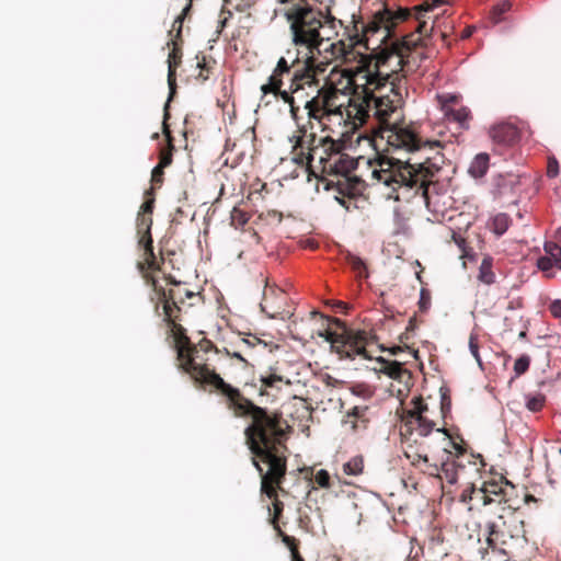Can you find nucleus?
I'll return each mask as SVG.
<instances>
[{"label": "nucleus", "instance_id": "15", "mask_svg": "<svg viewBox=\"0 0 561 561\" xmlns=\"http://www.w3.org/2000/svg\"><path fill=\"white\" fill-rule=\"evenodd\" d=\"M486 541L489 547L493 549L505 546L508 539L515 537L503 514H499L494 520H489L486 523Z\"/></svg>", "mask_w": 561, "mask_h": 561}, {"label": "nucleus", "instance_id": "31", "mask_svg": "<svg viewBox=\"0 0 561 561\" xmlns=\"http://www.w3.org/2000/svg\"><path fill=\"white\" fill-rule=\"evenodd\" d=\"M472 503L469 505V510L472 511L474 507L491 505L490 497L484 493L483 489L477 488L471 484Z\"/></svg>", "mask_w": 561, "mask_h": 561}, {"label": "nucleus", "instance_id": "54", "mask_svg": "<svg viewBox=\"0 0 561 561\" xmlns=\"http://www.w3.org/2000/svg\"><path fill=\"white\" fill-rule=\"evenodd\" d=\"M549 309L553 317L561 319V300H554Z\"/></svg>", "mask_w": 561, "mask_h": 561}, {"label": "nucleus", "instance_id": "29", "mask_svg": "<svg viewBox=\"0 0 561 561\" xmlns=\"http://www.w3.org/2000/svg\"><path fill=\"white\" fill-rule=\"evenodd\" d=\"M347 264L351 266L357 278H367L368 271L366 263L357 255L347 253L345 256Z\"/></svg>", "mask_w": 561, "mask_h": 561}, {"label": "nucleus", "instance_id": "45", "mask_svg": "<svg viewBox=\"0 0 561 561\" xmlns=\"http://www.w3.org/2000/svg\"><path fill=\"white\" fill-rule=\"evenodd\" d=\"M277 535L282 537V541L287 546V548L290 550V553L295 550H298V543L299 541L291 536L286 535L280 528L279 530H276Z\"/></svg>", "mask_w": 561, "mask_h": 561}, {"label": "nucleus", "instance_id": "18", "mask_svg": "<svg viewBox=\"0 0 561 561\" xmlns=\"http://www.w3.org/2000/svg\"><path fill=\"white\" fill-rule=\"evenodd\" d=\"M490 137L495 144L502 146H513L519 140L518 128L511 123H501L490 129Z\"/></svg>", "mask_w": 561, "mask_h": 561}, {"label": "nucleus", "instance_id": "39", "mask_svg": "<svg viewBox=\"0 0 561 561\" xmlns=\"http://www.w3.org/2000/svg\"><path fill=\"white\" fill-rule=\"evenodd\" d=\"M153 187L145 192V202L141 204L138 214L152 216L154 208Z\"/></svg>", "mask_w": 561, "mask_h": 561}, {"label": "nucleus", "instance_id": "9", "mask_svg": "<svg viewBox=\"0 0 561 561\" xmlns=\"http://www.w3.org/2000/svg\"><path fill=\"white\" fill-rule=\"evenodd\" d=\"M340 94V89L332 82L325 81L320 84V91L313 92L310 102H306L301 106V110L307 112L308 122L306 124H308V129L313 128L312 121L322 124L324 119L333 115L343 116L345 112L343 105L337 103Z\"/></svg>", "mask_w": 561, "mask_h": 561}, {"label": "nucleus", "instance_id": "46", "mask_svg": "<svg viewBox=\"0 0 561 561\" xmlns=\"http://www.w3.org/2000/svg\"><path fill=\"white\" fill-rule=\"evenodd\" d=\"M185 19L183 16H176V19L173 22L172 30L169 32V35L172 36V38L182 39V26Z\"/></svg>", "mask_w": 561, "mask_h": 561}, {"label": "nucleus", "instance_id": "51", "mask_svg": "<svg viewBox=\"0 0 561 561\" xmlns=\"http://www.w3.org/2000/svg\"><path fill=\"white\" fill-rule=\"evenodd\" d=\"M430 305H431V296L425 289H422L420 301H419L420 310L426 311L428 309Z\"/></svg>", "mask_w": 561, "mask_h": 561}, {"label": "nucleus", "instance_id": "37", "mask_svg": "<svg viewBox=\"0 0 561 561\" xmlns=\"http://www.w3.org/2000/svg\"><path fill=\"white\" fill-rule=\"evenodd\" d=\"M404 455L408 459L411 460V463L414 466L417 465L420 461H422L424 463L428 462L427 450L422 449L421 451H419V450L414 451L412 445L408 446V448L404 451Z\"/></svg>", "mask_w": 561, "mask_h": 561}, {"label": "nucleus", "instance_id": "47", "mask_svg": "<svg viewBox=\"0 0 561 561\" xmlns=\"http://www.w3.org/2000/svg\"><path fill=\"white\" fill-rule=\"evenodd\" d=\"M469 350L474 359L479 363V365H481V358L479 354V341L477 335L474 334H471L469 337Z\"/></svg>", "mask_w": 561, "mask_h": 561}, {"label": "nucleus", "instance_id": "19", "mask_svg": "<svg viewBox=\"0 0 561 561\" xmlns=\"http://www.w3.org/2000/svg\"><path fill=\"white\" fill-rule=\"evenodd\" d=\"M171 46V51L168 57V84L170 89V99L175 92V71L182 59V39L171 38L168 43Z\"/></svg>", "mask_w": 561, "mask_h": 561}, {"label": "nucleus", "instance_id": "48", "mask_svg": "<svg viewBox=\"0 0 561 561\" xmlns=\"http://www.w3.org/2000/svg\"><path fill=\"white\" fill-rule=\"evenodd\" d=\"M283 378L276 374H272L266 377H261V382L264 388H275L277 383H279Z\"/></svg>", "mask_w": 561, "mask_h": 561}, {"label": "nucleus", "instance_id": "6", "mask_svg": "<svg viewBox=\"0 0 561 561\" xmlns=\"http://www.w3.org/2000/svg\"><path fill=\"white\" fill-rule=\"evenodd\" d=\"M301 58V69H296L293 72L288 88H283L279 93L274 94L276 100H282L289 106L290 117L297 128L299 125H304L301 123V106L306 102H310L313 92L320 91L321 81L318 75L325 71L328 64V61L316 60L312 56Z\"/></svg>", "mask_w": 561, "mask_h": 561}, {"label": "nucleus", "instance_id": "28", "mask_svg": "<svg viewBox=\"0 0 561 561\" xmlns=\"http://www.w3.org/2000/svg\"><path fill=\"white\" fill-rule=\"evenodd\" d=\"M489 168V156L486 153H479L476 156L469 167V172L474 178H482Z\"/></svg>", "mask_w": 561, "mask_h": 561}, {"label": "nucleus", "instance_id": "61", "mask_svg": "<svg viewBox=\"0 0 561 561\" xmlns=\"http://www.w3.org/2000/svg\"><path fill=\"white\" fill-rule=\"evenodd\" d=\"M231 357L237 358L238 360H240L244 364H248L247 359L238 352H234L233 354H231Z\"/></svg>", "mask_w": 561, "mask_h": 561}, {"label": "nucleus", "instance_id": "55", "mask_svg": "<svg viewBox=\"0 0 561 561\" xmlns=\"http://www.w3.org/2000/svg\"><path fill=\"white\" fill-rule=\"evenodd\" d=\"M341 45H343L342 42L330 43V50H331V55L333 58H337L341 55V53H342V48L340 47Z\"/></svg>", "mask_w": 561, "mask_h": 561}, {"label": "nucleus", "instance_id": "41", "mask_svg": "<svg viewBox=\"0 0 561 561\" xmlns=\"http://www.w3.org/2000/svg\"><path fill=\"white\" fill-rule=\"evenodd\" d=\"M512 8V2L510 0H503L499 2L492 9V18L495 23L500 22L502 19V15L508 12Z\"/></svg>", "mask_w": 561, "mask_h": 561}, {"label": "nucleus", "instance_id": "22", "mask_svg": "<svg viewBox=\"0 0 561 561\" xmlns=\"http://www.w3.org/2000/svg\"><path fill=\"white\" fill-rule=\"evenodd\" d=\"M286 299L285 293L279 288L265 289L261 302V309L271 318H276L282 313V307L276 305V300L284 301Z\"/></svg>", "mask_w": 561, "mask_h": 561}, {"label": "nucleus", "instance_id": "3", "mask_svg": "<svg viewBox=\"0 0 561 561\" xmlns=\"http://www.w3.org/2000/svg\"><path fill=\"white\" fill-rule=\"evenodd\" d=\"M289 4L284 18L289 25L291 43L302 57L312 56L319 60L321 47L337 34L343 22L336 19L329 7L311 3L309 0H277Z\"/></svg>", "mask_w": 561, "mask_h": 561}, {"label": "nucleus", "instance_id": "58", "mask_svg": "<svg viewBox=\"0 0 561 561\" xmlns=\"http://www.w3.org/2000/svg\"><path fill=\"white\" fill-rule=\"evenodd\" d=\"M242 341H243V343L248 344L250 347H253V346H255L256 344H260V343H261V340H260V339H257L256 336H253V339H252V340H250V339H243Z\"/></svg>", "mask_w": 561, "mask_h": 561}, {"label": "nucleus", "instance_id": "32", "mask_svg": "<svg viewBox=\"0 0 561 561\" xmlns=\"http://www.w3.org/2000/svg\"><path fill=\"white\" fill-rule=\"evenodd\" d=\"M364 459L362 456H355L343 465V472L347 476H358L363 472Z\"/></svg>", "mask_w": 561, "mask_h": 561}, {"label": "nucleus", "instance_id": "52", "mask_svg": "<svg viewBox=\"0 0 561 561\" xmlns=\"http://www.w3.org/2000/svg\"><path fill=\"white\" fill-rule=\"evenodd\" d=\"M453 240L458 245V248L461 250L462 256H467L468 253H467V250H466V244H467L466 239L462 238L460 234L454 232L453 233Z\"/></svg>", "mask_w": 561, "mask_h": 561}, {"label": "nucleus", "instance_id": "25", "mask_svg": "<svg viewBox=\"0 0 561 561\" xmlns=\"http://www.w3.org/2000/svg\"><path fill=\"white\" fill-rule=\"evenodd\" d=\"M343 153L342 144L340 141H335V146H333L332 152L330 151L325 163L320 167V173L331 175L336 172V162L342 159Z\"/></svg>", "mask_w": 561, "mask_h": 561}, {"label": "nucleus", "instance_id": "16", "mask_svg": "<svg viewBox=\"0 0 561 561\" xmlns=\"http://www.w3.org/2000/svg\"><path fill=\"white\" fill-rule=\"evenodd\" d=\"M377 373H382L391 379L398 381L404 387V390H409L412 385V374L410 370L403 367L402 363L397 360H388L382 357L377 358L376 366L373 368Z\"/></svg>", "mask_w": 561, "mask_h": 561}, {"label": "nucleus", "instance_id": "17", "mask_svg": "<svg viewBox=\"0 0 561 561\" xmlns=\"http://www.w3.org/2000/svg\"><path fill=\"white\" fill-rule=\"evenodd\" d=\"M163 309V321L172 327L173 323H179L181 308L179 304H183L184 299L180 295V290L169 289L168 293H162L160 300Z\"/></svg>", "mask_w": 561, "mask_h": 561}, {"label": "nucleus", "instance_id": "42", "mask_svg": "<svg viewBox=\"0 0 561 561\" xmlns=\"http://www.w3.org/2000/svg\"><path fill=\"white\" fill-rule=\"evenodd\" d=\"M529 365H530V357L528 355L519 356L514 363L515 375L518 377V376L525 374L528 370Z\"/></svg>", "mask_w": 561, "mask_h": 561}, {"label": "nucleus", "instance_id": "64", "mask_svg": "<svg viewBox=\"0 0 561 561\" xmlns=\"http://www.w3.org/2000/svg\"><path fill=\"white\" fill-rule=\"evenodd\" d=\"M557 238L561 242V227L557 230Z\"/></svg>", "mask_w": 561, "mask_h": 561}, {"label": "nucleus", "instance_id": "33", "mask_svg": "<svg viewBox=\"0 0 561 561\" xmlns=\"http://www.w3.org/2000/svg\"><path fill=\"white\" fill-rule=\"evenodd\" d=\"M545 252L547 257H551L554 266L561 270V247L554 242H546Z\"/></svg>", "mask_w": 561, "mask_h": 561}, {"label": "nucleus", "instance_id": "2", "mask_svg": "<svg viewBox=\"0 0 561 561\" xmlns=\"http://www.w3.org/2000/svg\"><path fill=\"white\" fill-rule=\"evenodd\" d=\"M238 417L250 421L244 428L245 444L253 455L252 463L261 476V492L273 500L271 524L275 530H279L278 518L284 504L277 499V490L284 492L280 485L287 472L286 421L280 413L259 405Z\"/></svg>", "mask_w": 561, "mask_h": 561}, {"label": "nucleus", "instance_id": "20", "mask_svg": "<svg viewBox=\"0 0 561 561\" xmlns=\"http://www.w3.org/2000/svg\"><path fill=\"white\" fill-rule=\"evenodd\" d=\"M153 240L152 237H140L138 238V247L144 250L142 261L137 263L138 271L151 270V271H160L161 264L157 261V257L153 252Z\"/></svg>", "mask_w": 561, "mask_h": 561}, {"label": "nucleus", "instance_id": "59", "mask_svg": "<svg viewBox=\"0 0 561 561\" xmlns=\"http://www.w3.org/2000/svg\"><path fill=\"white\" fill-rule=\"evenodd\" d=\"M191 8H192V3H191V1H188V3L183 8V10L179 16H183V19H185L187 16V14L190 13Z\"/></svg>", "mask_w": 561, "mask_h": 561}, {"label": "nucleus", "instance_id": "63", "mask_svg": "<svg viewBox=\"0 0 561 561\" xmlns=\"http://www.w3.org/2000/svg\"><path fill=\"white\" fill-rule=\"evenodd\" d=\"M336 307L341 310H346L348 308L347 304L343 302V301H339L336 304Z\"/></svg>", "mask_w": 561, "mask_h": 561}, {"label": "nucleus", "instance_id": "43", "mask_svg": "<svg viewBox=\"0 0 561 561\" xmlns=\"http://www.w3.org/2000/svg\"><path fill=\"white\" fill-rule=\"evenodd\" d=\"M197 68H199V72L196 76V79L199 82H205L209 77L210 68L204 56L197 61Z\"/></svg>", "mask_w": 561, "mask_h": 561}, {"label": "nucleus", "instance_id": "12", "mask_svg": "<svg viewBox=\"0 0 561 561\" xmlns=\"http://www.w3.org/2000/svg\"><path fill=\"white\" fill-rule=\"evenodd\" d=\"M432 3L425 2L414 8L415 10V19L419 21L415 33L408 34L402 38V46L407 48V51H410L416 48L423 41L422 35H427L430 31L433 30L431 27L428 30L427 23L422 21L424 16V12H428L433 9V7H437L444 4L445 0H431Z\"/></svg>", "mask_w": 561, "mask_h": 561}, {"label": "nucleus", "instance_id": "26", "mask_svg": "<svg viewBox=\"0 0 561 561\" xmlns=\"http://www.w3.org/2000/svg\"><path fill=\"white\" fill-rule=\"evenodd\" d=\"M345 33L353 46L363 45L366 47L364 21H353L352 26L345 27Z\"/></svg>", "mask_w": 561, "mask_h": 561}, {"label": "nucleus", "instance_id": "11", "mask_svg": "<svg viewBox=\"0 0 561 561\" xmlns=\"http://www.w3.org/2000/svg\"><path fill=\"white\" fill-rule=\"evenodd\" d=\"M300 59L297 57L293 62H288L285 57H280L273 69L267 82L261 85V92L263 95L276 94L284 88L285 78L290 80L293 72L296 69H301Z\"/></svg>", "mask_w": 561, "mask_h": 561}, {"label": "nucleus", "instance_id": "62", "mask_svg": "<svg viewBox=\"0 0 561 561\" xmlns=\"http://www.w3.org/2000/svg\"><path fill=\"white\" fill-rule=\"evenodd\" d=\"M402 351H403V347H401V346H393V347L390 348V353L392 355H398Z\"/></svg>", "mask_w": 561, "mask_h": 561}, {"label": "nucleus", "instance_id": "5", "mask_svg": "<svg viewBox=\"0 0 561 561\" xmlns=\"http://www.w3.org/2000/svg\"><path fill=\"white\" fill-rule=\"evenodd\" d=\"M411 404L412 408L404 412L402 419L401 436L408 442L413 440L416 443V438H413L414 435L426 438L432 433H435L446 457L442 459L439 466H433L431 474H439L442 472L448 483H456L458 479V468H463L458 459L465 455V447L454 442L446 428H436L435 422L427 416L428 407L422 397L413 398Z\"/></svg>", "mask_w": 561, "mask_h": 561}, {"label": "nucleus", "instance_id": "40", "mask_svg": "<svg viewBox=\"0 0 561 561\" xmlns=\"http://www.w3.org/2000/svg\"><path fill=\"white\" fill-rule=\"evenodd\" d=\"M526 399V407L531 412L540 411L546 402V398L541 393H538L536 396H527Z\"/></svg>", "mask_w": 561, "mask_h": 561}, {"label": "nucleus", "instance_id": "27", "mask_svg": "<svg viewBox=\"0 0 561 561\" xmlns=\"http://www.w3.org/2000/svg\"><path fill=\"white\" fill-rule=\"evenodd\" d=\"M492 266L493 259L491 256L483 257L478 274V279L481 283L485 285H492L493 283H495V274L492 271Z\"/></svg>", "mask_w": 561, "mask_h": 561}, {"label": "nucleus", "instance_id": "35", "mask_svg": "<svg viewBox=\"0 0 561 561\" xmlns=\"http://www.w3.org/2000/svg\"><path fill=\"white\" fill-rule=\"evenodd\" d=\"M511 225V219L506 214H497L492 221L493 231L497 236L505 233Z\"/></svg>", "mask_w": 561, "mask_h": 561}, {"label": "nucleus", "instance_id": "53", "mask_svg": "<svg viewBox=\"0 0 561 561\" xmlns=\"http://www.w3.org/2000/svg\"><path fill=\"white\" fill-rule=\"evenodd\" d=\"M472 496L473 494H471V485L466 488L461 494H460V497H459V501L463 504H468V505H471L472 503Z\"/></svg>", "mask_w": 561, "mask_h": 561}, {"label": "nucleus", "instance_id": "60", "mask_svg": "<svg viewBox=\"0 0 561 561\" xmlns=\"http://www.w3.org/2000/svg\"><path fill=\"white\" fill-rule=\"evenodd\" d=\"M291 561H305L299 553V550H295L291 553Z\"/></svg>", "mask_w": 561, "mask_h": 561}, {"label": "nucleus", "instance_id": "8", "mask_svg": "<svg viewBox=\"0 0 561 561\" xmlns=\"http://www.w3.org/2000/svg\"><path fill=\"white\" fill-rule=\"evenodd\" d=\"M337 325L343 329L342 333H336L331 330H325L320 333V336L324 337L331 344V348L339 354L340 358L355 359L356 356H360L365 359H370V355L366 350L373 335L365 330H351L347 329L341 320H334Z\"/></svg>", "mask_w": 561, "mask_h": 561}, {"label": "nucleus", "instance_id": "34", "mask_svg": "<svg viewBox=\"0 0 561 561\" xmlns=\"http://www.w3.org/2000/svg\"><path fill=\"white\" fill-rule=\"evenodd\" d=\"M313 482L321 489H331L333 485L332 477L325 469H319L313 473Z\"/></svg>", "mask_w": 561, "mask_h": 561}, {"label": "nucleus", "instance_id": "1", "mask_svg": "<svg viewBox=\"0 0 561 561\" xmlns=\"http://www.w3.org/2000/svg\"><path fill=\"white\" fill-rule=\"evenodd\" d=\"M402 42L391 48L367 56L347 78L352 94L345 115L356 126L364 125L369 117L379 122L380 138L387 141V151L404 150L414 152L428 148L435 150L423 162L411 163L388 154H380L370 161L371 175L378 183L396 192L399 188L415 190L428 207V188L437 182L436 176L445 163L438 140L422 141L412 126L401 121L403 105V76L399 73L403 65Z\"/></svg>", "mask_w": 561, "mask_h": 561}, {"label": "nucleus", "instance_id": "57", "mask_svg": "<svg viewBox=\"0 0 561 561\" xmlns=\"http://www.w3.org/2000/svg\"><path fill=\"white\" fill-rule=\"evenodd\" d=\"M178 290H180V295L183 297L184 300L185 298L191 299L195 296V294L192 290L186 288H184L183 290L179 288Z\"/></svg>", "mask_w": 561, "mask_h": 561}, {"label": "nucleus", "instance_id": "23", "mask_svg": "<svg viewBox=\"0 0 561 561\" xmlns=\"http://www.w3.org/2000/svg\"><path fill=\"white\" fill-rule=\"evenodd\" d=\"M369 408L367 405H356L345 415L344 424L350 425L353 432H359L367 428L369 424Z\"/></svg>", "mask_w": 561, "mask_h": 561}, {"label": "nucleus", "instance_id": "36", "mask_svg": "<svg viewBox=\"0 0 561 561\" xmlns=\"http://www.w3.org/2000/svg\"><path fill=\"white\" fill-rule=\"evenodd\" d=\"M230 219H231V225L238 229V228H242L244 225L248 224V221L250 219V215L239 207H233L231 210Z\"/></svg>", "mask_w": 561, "mask_h": 561}, {"label": "nucleus", "instance_id": "4", "mask_svg": "<svg viewBox=\"0 0 561 561\" xmlns=\"http://www.w3.org/2000/svg\"><path fill=\"white\" fill-rule=\"evenodd\" d=\"M174 340L179 369L188 374L194 382L204 387L209 392H215L222 398L226 408L236 416H244L255 407L253 401L245 398L240 389L226 382L219 374L210 368L198 356V346L192 343L185 328L180 323L169 327Z\"/></svg>", "mask_w": 561, "mask_h": 561}, {"label": "nucleus", "instance_id": "13", "mask_svg": "<svg viewBox=\"0 0 561 561\" xmlns=\"http://www.w3.org/2000/svg\"><path fill=\"white\" fill-rule=\"evenodd\" d=\"M458 100L459 98L453 94L438 96L440 110L445 118L449 122L457 123L462 129H468L472 118L471 112L468 107L462 105L457 107Z\"/></svg>", "mask_w": 561, "mask_h": 561}, {"label": "nucleus", "instance_id": "56", "mask_svg": "<svg viewBox=\"0 0 561 561\" xmlns=\"http://www.w3.org/2000/svg\"><path fill=\"white\" fill-rule=\"evenodd\" d=\"M198 346L205 351V352H208L210 350H215L217 352V348L215 347V345L213 344V342H210L209 340H203Z\"/></svg>", "mask_w": 561, "mask_h": 561}, {"label": "nucleus", "instance_id": "14", "mask_svg": "<svg viewBox=\"0 0 561 561\" xmlns=\"http://www.w3.org/2000/svg\"><path fill=\"white\" fill-rule=\"evenodd\" d=\"M484 493L490 497L492 504H507L508 508H512L511 496L515 492V486L507 481L504 477H500L499 480L491 479L484 481L481 485Z\"/></svg>", "mask_w": 561, "mask_h": 561}, {"label": "nucleus", "instance_id": "44", "mask_svg": "<svg viewBox=\"0 0 561 561\" xmlns=\"http://www.w3.org/2000/svg\"><path fill=\"white\" fill-rule=\"evenodd\" d=\"M537 266L539 270H541L542 272L547 273V277H552L553 276V273L550 272L552 267H556L554 264H553V261L551 260V257H547L546 255L541 256L538 259L537 261Z\"/></svg>", "mask_w": 561, "mask_h": 561}, {"label": "nucleus", "instance_id": "30", "mask_svg": "<svg viewBox=\"0 0 561 561\" xmlns=\"http://www.w3.org/2000/svg\"><path fill=\"white\" fill-rule=\"evenodd\" d=\"M152 216L150 215H137L136 228L138 237H151Z\"/></svg>", "mask_w": 561, "mask_h": 561}, {"label": "nucleus", "instance_id": "50", "mask_svg": "<svg viewBox=\"0 0 561 561\" xmlns=\"http://www.w3.org/2000/svg\"><path fill=\"white\" fill-rule=\"evenodd\" d=\"M163 169L162 167L160 165H156L153 169H152V172H151V182L153 185H161L162 182H163Z\"/></svg>", "mask_w": 561, "mask_h": 561}, {"label": "nucleus", "instance_id": "7", "mask_svg": "<svg viewBox=\"0 0 561 561\" xmlns=\"http://www.w3.org/2000/svg\"><path fill=\"white\" fill-rule=\"evenodd\" d=\"M293 142L291 160L300 167H307L312 173L320 172V167L325 163L332 152L335 140L330 136L318 137L316 133L308 129V124L299 125L297 134L290 138Z\"/></svg>", "mask_w": 561, "mask_h": 561}, {"label": "nucleus", "instance_id": "24", "mask_svg": "<svg viewBox=\"0 0 561 561\" xmlns=\"http://www.w3.org/2000/svg\"><path fill=\"white\" fill-rule=\"evenodd\" d=\"M169 117H170V114H169L168 104H167L164 107V115H163V123H162V131L167 138V146L161 148L160 153H159V163H158V165H160L162 168L169 167L172 163V159H173V150H174L173 137L171 135V130L167 123Z\"/></svg>", "mask_w": 561, "mask_h": 561}, {"label": "nucleus", "instance_id": "49", "mask_svg": "<svg viewBox=\"0 0 561 561\" xmlns=\"http://www.w3.org/2000/svg\"><path fill=\"white\" fill-rule=\"evenodd\" d=\"M559 174V162L554 157L548 159L547 176L556 178Z\"/></svg>", "mask_w": 561, "mask_h": 561}, {"label": "nucleus", "instance_id": "21", "mask_svg": "<svg viewBox=\"0 0 561 561\" xmlns=\"http://www.w3.org/2000/svg\"><path fill=\"white\" fill-rule=\"evenodd\" d=\"M355 168L354 160L346 153H343L342 159L336 162V172L334 175H342L345 180V183L339 181L340 192L345 195H353L355 187L354 183H351V179L347 174ZM333 175V173L331 174Z\"/></svg>", "mask_w": 561, "mask_h": 561}, {"label": "nucleus", "instance_id": "10", "mask_svg": "<svg viewBox=\"0 0 561 561\" xmlns=\"http://www.w3.org/2000/svg\"><path fill=\"white\" fill-rule=\"evenodd\" d=\"M411 16L409 9L399 8L393 11L388 7H383L377 11L368 22H364L366 48L369 49L368 42L369 36L383 31L381 42L392 35V32L398 24L407 21Z\"/></svg>", "mask_w": 561, "mask_h": 561}, {"label": "nucleus", "instance_id": "38", "mask_svg": "<svg viewBox=\"0 0 561 561\" xmlns=\"http://www.w3.org/2000/svg\"><path fill=\"white\" fill-rule=\"evenodd\" d=\"M150 272H152V271L151 270L139 271V273L142 275V278L145 279L146 284L152 287V289L158 295L159 300H161L162 293H168V290H165L162 286L158 285V280Z\"/></svg>", "mask_w": 561, "mask_h": 561}]
</instances>
